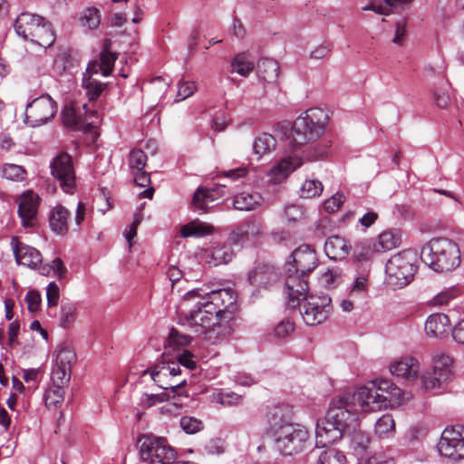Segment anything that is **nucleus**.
<instances>
[{
	"label": "nucleus",
	"mask_w": 464,
	"mask_h": 464,
	"mask_svg": "<svg viewBox=\"0 0 464 464\" xmlns=\"http://www.w3.org/2000/svg\"><path fill=\"white\" fill-rule=\"evenodd\" d=\"M291 410L287 406H275L267 413V419L276 437L277 450L286 456L304 450L308 442V430L290 422Z\"/></svg>",
	"instance_id": "f257e3e1"
},
{
	"label": "nucleus",
	"mask_w": 464,
	"mask_h": 464,
	"mask_svg": "<svg viewBox=\"0 0 464 464\" xmlns=\"http://www.w3.org/2000/svg\"><path fill=\"white\" fill-rule=\"evenodd\" d=\"M425 263L437 272H450L460 264V250L456 242L446 237L430 240L421 251Z\"/></svg>",
	"instance_id": "f03ea898"
},
{
	"label": "nucleus",
	"mask_w": 464,
	"mask_h": 464,
	"mask_svg": "<svg viewBox=\"0 0 464 464\" xmlns=\"http://www.w3.org/2000/svg\"><path fill=\"white\" fill-rule=\"evenodd\" d=\"M328 122V114L320 108H310L297 117L292 127L294 146L302 147L317 140Z\"/></svg>",
	"instance_id": "7ed1b4c3"
},
{
	"label": "nucleus",
	"mask_w": 464,
	"mask_h": 464,
	"mask_svg": "<svg viewBox=\"0 0 464 464\" xmlns=\"http://www.w3.org/2000/svg\"><path fill=\"white\" fill-rule=\"evenodd\" d=\"M417 255L414 251L404 250L393 255L386 263L387 283L394 288L409 285L417 270Z\"/></svg>",
	"instance_id": "20e7f679"
},
{
	"label": "nucleus",
	"mask_w": 464,
	"mask_h": 464,
	"mask_svg": "<svg viewBox=\"0 0 464 464\" xmlns=\"http://www.w3.org/2000/svg\"><path fill=\"white\" fill-rule=\"evenodd\" d=\"M431 369L420 375L421 388L430 392L441 388L449 382L453 376V357L442 351L437 350L431 356Z\"/></svg>",
	"instance_id": "39448f33"
},
{
	"label": "nucleus",
	"mask_w": 464,
	"mask_h": 464,
	"mask_svg": "<svg viewBox=\"0 0 464 464\" xmlns=\"http://www.w3.org/2000/svg\"><path fill=\"white\" fill-rule=\"evenodd\" d=\"M301 304L300 314L307 325H318L325 322L334 311L332 298L321 293L309 295Z\"/></svg>",
	"instance_id": "423d86ee"
},
{
	"label": "nucleus",
	"mask_w": 464,
	"mask_h": 464,
	"mask_svg": "<svg viewBox=\"0 0 464 464\" xmlns=\"http://www.w3.org/2000/svg\"><path fill=\"white\" fill-rule=\"evenodd\" d=\"M440 455L450 461L464 459V425L448 426L440 435L437 444Z\"/></svg>",
	"instance_id": "0eeeda50"
},
{
	"label": "nucleus",
	"mask_w": 464,
	"mask_h": 464,
	"mask_svg": "<svg viewBox=\"0 0 464 464\" xmlns=\"http://www.w3.org/2000/svg\"><path fill=\"white\" fill-rule=\"evenodd\" d=\"M57 103L48 94L34 99L25 108L24 122L33 128L42 126L53 119Z\"/></svg>",
	"instance_id": "6e6552de"
},
{
	"label": "nucleus",
	"mask_w": 464,
	"mask_h": 464,
	"mask_svg": "<svg viewBox=\"0 0 464 464\" xmlns=\"http://www.w3.org/2000/svg\"><path fill=\"white\" fill-rule=\"evenodd\" d=\"M344 396L350 404L355 407L357 413L359 410L370 412L387 408L386 395L379 394L374 385L360 387L353 393H346Z\"/></svg>",
	"instance_id": "1a4fd4ad"
},
{
	"label": "nucleus",
	"mask_w": 464,
	"mask_h": 464,
	"mask_svg": "<svg viewBox=\"0 0 464 464\" xmlns=\"http://www.w3.org/2000/svg\"><path fill=\"white\" fill-rule=\"evenodd\" d=\"M52 176L59 182L67 194H73L76 188V175L72 157L66 152L55 156L50 164Z\"/></svg>",
	"instance_id": "9d476101"
},
{
	"label": "nucleus",
	"mask_w": 464,
	"mask_h": 464,
	"mask_svg": "<svg viewBox=\"0 0 464 464\" xmlns=\"http://www.w3.org/2000/svg\"><path fill=\"white\" fill-rule=\"evenodd\" d=\"M235 330L233 311H221L211 325L203 332V339L209 344L218 345L228 341Z\"/></svg>",
	"instance_id": "9b49d317"
},
{
	"label": "nucleus",
	"mask_w": 464,
	"mask_h": 464,
	"mask_svg": "<svg viewBox=\"0 0 464 464\" xmlns=\"http://www.w3.org/2000/svg\"><path fill=\"white\" fill-rule=\"evenodd\" d=\"M325 416L343 431L358 419L355 407L350 404L344 395L332 401Z\"/></svg>",
	"instance_id": "f8f14e48"
},
{
	"label": "nucleus",
	"mask_w": 464,
	"mask_h": 464,
	"mask_svg": "<svg viewBox=\"0 0 464 464\" xmlns=\"http://www.w3.org/2000/svg\"><path fill=\"white\" fill-rule=\"evenodd\" d=\"M220 312L211 304L204 302L187 314L184 319L195 333L203 334V332L211 325Z\"/></svg>",
	"instance_id": "ddd939ff"
},
{
	"label": "nucleus",
	"mask_w": 464,
	"mask_h": 464,
	"mask_svg": "<svg viewBox=\"0 0 464 464\" xmlns=\"http://www.w3.org/2000/svg\"><path fill=\"white\" fill-rule=\"evenodd\" d=\"M287 277L285 279V292L287 295V306L295 309L301 304L309 295V285L306 276L294 272L291 267L287 269Z\"/></svg>",
	"instance_id": "4468645a"
},
{
	"label": "nucleus",
	"mask_w": 464,
	"mask_h": 464,
	"mask_svg": "<svg viewBox=\"0 0 464 464\" xmlns=\"http://www.w3.org/2000/svg\"><path fill=\"white\" fill-rule=\"evenodd\" d=\"M40 197L32 190L24 192L18 200V215L23 227H33L35 224Z\"/></svg>",
	"instance_id": "2eb2a0df"
},
{
	"label": "nucleus",
	"mask_w": 464,
	"mask_h": 464,
	"mask_svg": "<svg viewBox=\"0 0 464 464\" xmlns=\"http://www.w3.org/2000/svg\"><path fill=\"white\" fill-rule=\"evenodd\" d=\"M293 265L290 267L294 272L307 276L317 266V257L315 250L308 246L304 245L296 248L291 255Z\"/></svg>",
	"instance_id": "dca6fc26"
},
{
	"label": "nucleus",
	"mask_w": 464,
	"mask_h": 464,
	"mask_svg": "<svg viewBox=\"0 0 464 464\" xmlns=\"http://www.w3.org/2000/svg\"><path fill=\"white\" fill-rule=\"evenodd\" d=\"M277 280L275 267L266 264H258L247 273L248 283L257 289H268Z\"/></svg>",
	"instance_id": "f3484780"
},
{
	"label": "nucleus",
	"mask_w": 464,
	"mask_h": 464,
	"mask_svg": "<svg viewBox=\"0 0 464 464\" xmlns=\"http://www.w3.org/2000/svg\"><path fill=\"white\" fill-rule=\"evenodd\" d=\"M420 369L418 359L411 356L401 357L390 364L391 373L406 382L417 379Z\"/></svg>",
	"instance_id": "a211bd4d"
},
{
	"label": "nucleus",
	"mask_w": 464,
	"mask_h": 464,
	"mask_svg": "<svg viewBox=\"0 0 464 464\" xmlns=\"http://www.w3.org/2000/svg\"><path fill=\"white\" fill-rule=\"evenodd\" d=\"M303 164V158L295 153L283 158L278 163L273 166L267 173L268 181L274 184L280 183L288 175Z\"/></svg>",
	"instance_id": "6ab92c4d"
},
{
	"label": "nucleus",
	"mask_w": 464,
	"mask_h": 464,
	"mask_svg": "<svg viewBox=\"0 0 464 464\" xmlns=\"http://www.w3.org/2000/svg\"><path fill=\"white\" fill-rule=\"evenodd\" d=\"M11 246L18 264L29 267H35L41 264L42 255L34 247L22 244L16 237H12Z\"/></svg>",
	"instance_id": "aec40b11"
},
{
	"label": "nucleus",
	"mask_w": 464,
	"mask_h": 464,
	"mask_svg": "<svg viewBox=\"0 0 464 464\" xmlns=\"http://www.w3.org/2000/svg\"><path fill=\"white\" fill-rule=\"evenodd\" d=\"M166 440L160 437L144 436L139 440L140 443V457L143 462L152 464V459L158 451L162 453L164 450V443Z\"/></svg>",
	"instance_id": "412c9836"
},
{
	"label": "nucleus",
	"mask_w": 464,
	"mask_h": 464,
	"mask_svg": "<svg viewBox=\"0 0 464 464\" xmlns=\"http://www.w3.org/2000/svg\"><path fill=\"white\" fill-rule=\"evenodd\" d=\"M43 18L30 13H22L14 22V30L18 35L27 41L31 34H34L40 23H43Z\"/></svg>",
	"instance_id": "4be33fe9"
},
{
	"label": "nucleus",
	"mask_w": 464,
	"mask_h": 464,
	"mask_svg": "<svg viewBox=\"0 0 464 464\" xmlns=\"http://www.w3.org/2000/svg\"><path fill=\"white\" fill-rule=\"evenodd\" d=\"M351 248V245L339 236L330 237L324 243V252L333 260L344 259L349 255Z\"/></svg>",
	"instance_id": "5701e85b"
},
{
	"label": "nucleus",
	"mask_w": 464,
	"mask_h": 464,
	"mask_svg": "<svg viewBox=\"0 0 464 464\" xmlns=\"http://www.w3.org/2000/svg\"><path fill=\"white\" fill-rule=\"evenodd\" d=\"M236 301L237 295L235 291L227 288L212 291L208 295V300L206 302L208 304H211L214 307H217L218 310L232 311Z\"/></svg>",
	"instance_id": "b1692460"
},
{
	"label": "nucleus",
	"mask_w": 464,
	"mask_h": 464,
	"mask_svg": "<svg viewBox=\"0 0 464 464\" xmlns=\"http://www.w3.org/2000/svg\"><path fill=\"white\" fill-rule=\"evenodd\" d=\"M234 256L233 250L229 246H218L211 249H206L202 257L210 266H218L229 263Z\"/></svg>",
	"instance_id": "393cba45"
},
{
	"label": "nucleus",
	"mask_w": 464,
	"mask_h": 464,
	"mask_svg": "<svg viewBox=\"0 0 464 464\" xmlns=\"http://www.w3.org/2000/svg\"><path fill=\"white\" fill-rule=\"evenodd\" d=\"M450 328V321L444 314H434L428 317L425 323L426 334L432 337H442Z\"/></svg>",
	"instance_id": "a878e982"
},
{
	"label": "nucleus",
	"mask_w": 464,
	"mask_h": 464,
	"mask_svg": "<svg viewBox=\"0 0 464 464\" xmlns=\"http://www.w3.org/2000/svg\"><path fill=\"white\" fill-rule=\"evenodd\" d=\"M69 210L62 205L55 206L49 217L50 227L59 235H65L68 231Z\"/></svg>",
	"instance_id": "bb28decb"
},
{
	"label": "nucleus",
	"mask_w": 464,
	"mask_h": 464,
	"mask_svg": "<svg viewBox=\"0 0 464 464\" xmlns=\"http://www.w3.org/2000/svg\"><path fill=\"white\" fill-rule=\"evenodd\" d=\"M263 202V197L259 192H241L237 194L233 199V206L240 211H251L259 207Z\"/></svg>",
	"instance_id": "cd10ccee"
},
{
	"label": "nucleus",
	"mask_w": 464,
	"mask_h": 464,
	"mask_svg": "<svg viewBox=\"0 0 464 464\" xmlns=\"http://www.w3.org/2000/svg\"><path fill=\"white\" fill-rule=\"evenodd\" d=\"M54 40L55 37L52 26L44 18H43V23H40L37 26L34 34H32L27 39V41L44 48L51 46Z\"/></svg>",
	"instance_id": "c85d7f7f"
},
{
	"label": "nucleus",
	"mask_w": 464,
	"mask_h": 464,
	"mask_svg": "<svg viewBox=\"0 0 464 464\" xmlns=\"http://www.w3.org/2000/svg\"><path fill=\"white\" fill-rule=\"evenodd\" d=\"M147 373L150 374V378L153 380L155 383H157V385L160 388L166 391L170 390V392L172 393V398H175L177 394L180 395V393L178 392V390L185 386L187 382L185 379L177 383L167 382L165 379L168 376H164V373L161 372V368L160 366H156L152 370L146 369L142 372V375H145Z\"/></svg>",
	"instance_id": "c756f323"
},
{
	"label": "nucleus",
	"mask_w": 464,
	"mask_h": 464,
	"mask_svg": "<svg viewBox=\"0 0 464 464\" xmlns=\"http://www.w3.org/2000/svg\"><path fill=\"white\" fill-rule=\"evenodd\" d=\"M116 59V54L104 50L101 53L100 62H92L88 64L87 72L98 73L101 71L103 76H108L112 72Z\"/></svg>",
	"instance_id": "7c9ffc66"
},
{
	"label": "nucleus",
	"mask_w": 464,
	"mask_h": 464,
	"mask_svg": "<svg viewBox=\"0 0 464 464\" xmlns=\"http://www.w3.org/2000/svg\"><path fill=\"white\" fill-rule=\"evenodd\" d=\"M276 140L273 135L262 133L253 142V152L257 160L270 155L276 149Z\"/></svg>",
	"instance_id": "2f4dec72"
},
{
	"label": "nucleus",
	"mask_w": 464,
	"mask_h": 464,
	"mask_svg": "<svg viewBox=\"0 0 464 464\" xmlns=\"http://www.w3.org/2000/svg\"><path fill=\"white\" fill-rule=\"evenodd\" d=\"M370 442V436L366 432L354 430L350 435L349 448L355 456L362 459L366 453Z\"/></svg>",
	"instance_id": "473e14b6"
},
{
	"label": "nucleus",
	"mask_w": 464,
	"mask_h": 464,
	"mask_svg": "<svg viewBox=\"0 0 464 464\" xmlns=\"http://www.w3.org/2000/svg\"><path fill=\"white\" fill-rule=\"evenodd\" d=\"M316 446L325 448L342 439V433L330 430L322 420L318 421L315 430Z\"/></svg>",
	"instance_id": "72a5a7b5"
},
{
	"label": "nucleus",
	"mask_w": 464,
	"mask_h": 464,
	"mask_svg": "<svg viewBox=\"0 0 464 464\" xmlns=\"http://www.w3.org/2000/svg\"><path fill=\"white\" fill-rule=\"evenodd\" d=\"M400 244V235L388 230L379 235L377 242L374 244V250L377 252H386L397 247Z\"/></svg>",
	"instance_id": "f704fd0d"
},
{
	"label": "nucleus",
	"mask_w": 464,
	"mask_h": 464,
	"mask_svg": "<svg viewBox=\"0 0 464 464\" xmlns=\"http://www.w3.org/2000/svg\"><path fill=\"white\" fill-rule=\"evenodd\" d=\"M62 116L63 123L67 127L80 128L83 126L82 109L77 104L65 106Z\"/></svg>",
	"instance_id": "c9c22d12"
},
{
	"label": "nucleus",
	"mask_w": 464,
	"mask_h": 464,
	"mask_svg": "<svg viewBox=\"0 0 464 464\" xmlns=\"http://www.w3.org/2000/svg\"><path fill=\"white\" fill-rule=\"evenodd\" d=\"M213 232V227L198 220L191 221L184 225L180 229L183 237H204Z\"/></svg>",
	"instance_id": "e433bc0d"
},
{
	"label": "nucleus",
	"mask_w": 464,
	"mask_h": 464,
	"mask_svg": "<svg viewBox=\"0 0 464 464\" xmlns=\"http://www.w3.org/2000/svg\"><path fill=\"white\" fill-rule=\"evenodd\" d=\"M92 73L87 72L83 74L82 88L86 90V95L90 101H95L105 90L106 84L92 77Z\"/></svg>",
	"instance_id": "4c0bfd02"
},
{
	"label": "nucleus",
	"mask_w": 464,
	"mask_h": 464,
	"mask_svg": "<svg viewBox=\"0 0 464 464\" xmlns=\"http://www.w3.org/2000/svg\"><path fill=\"white\" fill-rule=\"evenodd\" d=\"M257 72L265 81L270 82L277 78L279 66L273 59H261L257 63Z\"/></svg>",
	"instance_id": "58836bf2"
},
{
	"label": "nucleus",
	"mask_w": 464,
	"mask_h": 464,
	"mask_svg": "<svg viewBox=\"0 0 464 464\" xmlns=\"http://www.w3.org/2000/svg\"><path fill=\"white\" fill-rule=\"evenodd\" d=\"M76 362L75 352L67 344H61L58 346L54 364L72 369V366Z\"/></svg>",
	"instance_id": "ea45409f"
},
{
	"label": "nucleus",
	"mask_w": 464,
	"mask_h": 464,
	"mask_svg": "<svg viewBox=\"0 0 464 464\" xmlns=\"http://www.w3.org/2000/svg\"><path fill=\"white\" fill-rule=\"evenodd\" d=\"M371 385H374L379 394L386 395L387 407L392 403V399L401 395V389L396 387L391 381L381 379L373 381Z\"/></svg>",
	"instance_id": "a19ab883"
},
{
	"label": "nucleus",
	"mask_w": 464,
	"mask_h": 464,
	"mask_svg": "<svg viewBox=\"0 0 464 464\" xmlns=\"http://www.w3.org/2000/svg\"><path fill=\"white\" fill-rule=\"evenodd\" d=\"M218 189L198 188L193 195L192 204L195 208H202L203 205L199 202V198H203L207 202V208L208 210L211 208L210 204L214 203L218 198Z\"/></svg>",
	"instance_id": "79ce46f5"
},
{
	"label": "nucleus",
	"mask_w": 464,
	"mask_h": 464,
	"mask_svg": "<svg viewBox=\"0 0 464 464\" xmlns=\"http://www.w3.org/2000/svg\"><path fill=\"white\" fill-rule=\"evenodd\" d=\"M395 432V421L391 414H384L375 423V433L380 438H388Z\"/></svg>",
	"instance_id": "37998d69"
},
{
	"label": "nucleus",
	"mask_w": 464,
	"mask_h": 464,
	"mask_svg": "<svg viewBox=\"0 0 464 464\" xmlns=\"http://www.w3.org/2000/svg\"><path fill=\"white\" fill-rule=\"evenodd\" d=\"M319 464H346V456L334 448H327L318 456Z\"/></svg>",
	"instance_id": "c03bdc74"
},
{
	"label": "nucleus",
	"mask_w": 464,
	"mask_h": 464,
	"mask_svg": "<svg viewBox=\"0 0 464 464\" xmlns=\"http://www.w3.org/2000/svg\"><path fill=\"white\" fill-rule=\"evenodd\" d=\"M45 406L49 410L59 408L64 400L63 389L53 386L45 391L44 396Z\"/></svg>",
	"instance_id": "a18cd8bd"
},
{
	"label": "nucleus",
	"mask_w": 464,
	"mask_h": 464,
	"mask_svg": "<svg viewBox=\"0 0 464 464\" xmlns=\"http://www.w3.org/2000/svg\"><path fill=\"white\" fill-rule=\"evenodd\" d=\"M232 71L237 72L241 76L246 77L255 68L253 62L247 59L245 53L237 54L231 62Z\"/></svg>",
	"instance_id": "49530a36"
},
{
	"label": "nucleus",
	"mask_w": 464,
	"mask_h": 464,
	"mask_svg": "<svg viewBox=\"0 0 464 464\" xmlns=\"http://www.w3.org/2000/svg\"><path fill=\"white\" fill-rule=\"evenodd\" d=\"M72 369L53 364L51 373L53 385L63 389L71 379Z\"/></svg>",
	"instance_id": "de8ad7c7"
},
{
	"label": "nucleus",
	"mask_w": 464,
	"mask_h": 464,
	"mask_svg": "<svg viewBox=\"0 0 464 464\" xmlns=\"http://www.w3.org/2000/svg\"><path fill=\"white\" fill-rule=\"evenodd\" d=\"M26 170L16 164H5L2 168L3 178L12 181H23L26 178Z\"/></svg>",
	"instance_id": "09e8293b"
},
{
	"label": "nucleus",
	"mask_w": 464,
	"mask_h": 464,
	"mask_svg": "<svg viewBox=\"0 0 464 464\" xmlns=\"http://www.w3.org/2000/svg\"><path fill=\"white\" fill-rule=\"evenodd\" d=\"M323 184L318 179H305L303 183L300 193L302 198H311L319 196L323 191Z\"/></svg>",
	"instance_id": "8fccbe9b"
},
{
	"label": "nucleus",
	"mask_w": 464,
	"mask_h": 464,
	"mask_svg": "<svg viewBox=\"0 0 464 464\" xmlns=\"http://www.w3.org/2000/svg\"><path fill=\"white\" fill-rule=\"evenodd\" d=\"M304 148L302 154L309 161H314L324 158L327 153V148L324 145L314 144V142L307 145H303Z\"/></svg>",
	"instance_id": "3c124183"
},
{
	"label": "nucleus",
	"mask_w": 464,
	"mask_h": 464,
	"mask_svg": "<svg viewBox=\"0 0 464 464\" xmlns=\"http://www.w3.org/2000/svg\"><path fill=\"white\" fill-rule=\"evenodd\" d=\"M147 155L141 150H132L130 152L128 164L132 172L144 170L147 162Z\"/></svg>",
	"instance_id": "603ef678"
},
{
	"label": "nucleus",
	"mask_w": 464,
	"mask_h": 464,
	"mask_svg": "<svg viewBox=\"0 0 464 464\" xmlns=\"http://www.w3.org/2000/svg\"><path fill=\"white\" fill-rule=\"evenodd\" d=\"M81 22L83 26H87L90 29H96L101 24L100 11L95 7L85 9Z\"/></svg>",
	"instance_id": "864d4df0"
},
{
	"label": "nucleus",
	"mask_w": 464,
	"mask_h": 464,
	"mask_svg": "<svg viewBox=\"0 0 464 464\" xmlns=\"http://www.w3.org/2000/svg\"><path fill=\"white\" fill-rule=\"evenodd\" d=\"M459 295V291L456 288H447L440 293L437 294L430 301V304L433 306H442L448 304L451 300Z\"/></svg>",
	"instance_id": "5fc2aeb1"
},
{
	"label": "nucleus",
	"mask_w": 464,
	"mask_h": 464,
	"mask_svg": "<svg viewBox=\"0 0 464 464\" xmlns=\"http://www.w3.org/2000/svg\"><path fill=\"white\" fill-rule=\"evenodd\" d=\"M402 0H383L382 3H376L374 1L369 3L362 7L363 10H371L379 14H388V11L401 3Z\"/></svg>",
	"instance_id": "6e6d98bb"
},
{
	"label": "nucleus",
	"mask_w": 464,
	"mask_h": 464,
	"mask_svg": "<svg viewBox=\"0 0 464 464\" xmlns=\"http://www.w3.org/2000/svg\"><path fill=\"white\" fill-rule=\"evenodd\" d=\"M179 424L187 434H195L203 429L202 421L192 416H183Z\"/></svg>",
	"instance_id": "4d7b16f0"
},
{
	"label": "nucleus",
	"mask_w": 464,
	"mask_h": 464,
	"mask_svg": "<svg viewBox=\"0 0 464 464\" xmlns=\"http://www.w3.org/2000/svg\"><path fill=\"white\" fill-rule=\"evenodd\" d=\"M176 460V452L172 447H170L167 440L164 443V450L162 453L160 451L155 455V459H152V464H173Z\"/></svg>",
	"instance_id": "13d9d810"
},
{
	"label": "nucleus",
	"mask_w": 464,
	"mask_h": 464,
	"mask_svg": "<svg viewBox=\"0 0 464 464\" xmlns=\"http://www.w3.org/2000/svg\"><path fill=\"white\" fill-rule=\"evenodd\" d=\"M76 318V307L72 304H63L61 307V325L69 328Z\"/></svg>",
	"instance_id": "bf43d9fd"
},
{
	"label": "nucleus",
	"mask_w": 464,
	"mask_h": 464,
	"mask_svg": "<svg viewBox=\"0 0 464 464\" xmlns=\"http://www.w3.org/2000/svg\"><path fill=\"white\" fill-rule=\"evenodd\" d=\"M320 281L326 288H334L341 282V274L338 270L327 269L321 275Z\"/></svg>",
	"instance_id": "052dcab7"
},
{
	"label": "nucleus",
	"mask_w": 464,
	"mask_h": 464,
	"mask_svg": "<svg viewBox=\"0 0 464 464\" xmlns=\"http://www.w3.org/2000/svg\"><path fill=\"white\" fill-rule=\"evenodd\" d=\"M83 125H86L89 129L94 128L100 121V113L95 109H91L86 103L82 105Z\"/></svg>",
	"instance_id": "680f3d73"
},
{
	"label": "nucleus",
	"mask_w": 464,
	"mask_h": 464,
	"mask_svg": "<svg viewBox=\"0 0 464 464\" xmlns=\"http://www.w3.org/2000/svg\"><path fill=\"white\" fill-rule=\"evenodd\" d=\"M172 398V395L167 392H161L159 394H147L145 393L141 398V404L145 407H152L157 403H160L166 401H169Z\"/></svg>",
	"instance_id": "e2e57ef3"
},
{
	"label": "nucleus",
	"mask_w": 464,
	"mask_h": 464,
	"mask_svg": "<svg viewBox=\"0 0 464 464\" xmlns=\"http://www.w3.org/2000/svg\"><path fill=\"white\" fill-rule=\"evenodd\" d=\"M244 226L246 227L250 238L257 237L264 233L265 227L263 223L255 218L247 219L244 223Z\"/></svg>",
	"instance_id": "0e129e2a"
},
{
	"label": "nucleus",
	"mask_w": 464,
	"mask_h": 464,
	"mask_svg": "<svg viewBox=\"0 0 464 464\" xmlns=\"http://www.w3.org/2000/svg\"><path fill=\"white\" fill-rule=\"evenodd\" d=\"M190 342L188 335L180 334L178 330L172 328L168 336V344L169 346H185Z\"/></svg>",
	"instance_id": "69168bd1"
},
{
	"label": "nucleus",
	"mask_w": 464,
	"mask_h": 464,
	"mask_svg": "<svg viewBox=\"0 0 464 464\" xmlns=\"http://www.w3.org/2000/svg\"><path fill=\"white\" fill-rule=\"evenodd\" d=\"M345 197L342 193H336L330 198L326 199L324 203V208L326 212L334 213L336 211L341 205L343 203Z\"/></svg>",
	"instance_id": "338daca9"
},
{
	"label": "nucleus",
	"mask_w": 464,
	"mask_h": 464,
	"mask_svg": "<svg viewBox=\"0 0 464 464\" xmlns=\"http://www.w3.org/2000/svg\"><path fill=\"white\" fill-rule=\"evenodd\" d=\"M196 91V84L193 82H182L178 89L176 102L183 101L190 97Z\"/></svg>",
	"instance_id": "774afa93"
}]
</instances>
